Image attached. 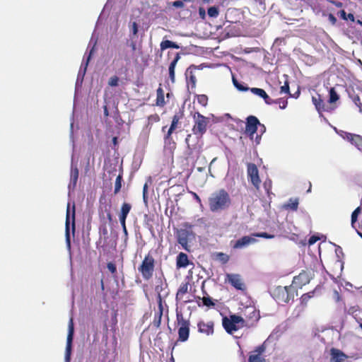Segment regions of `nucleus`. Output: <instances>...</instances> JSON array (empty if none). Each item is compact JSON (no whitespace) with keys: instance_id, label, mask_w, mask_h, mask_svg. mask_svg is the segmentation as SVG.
<instances>
[{"instance_id":"nucleus-50","label":"nucleus","mask_w":362,"mask_h":362,"mask_svg":"<svg viewBox=\"0 0 362 362\" xmlns=\"http://www.w3.org/2000/svg\"><path fill=\"white\" fill-rule=\"evenodd\" d=\"M173 6L176 8H182L184 6V3L181 0H177L173 2Z\"/></svg>"},{"instance_id":"nucleus-22","label":"nucleus","mask_w":362,"mask_h":362,"mask_svg":"<svg viewBox=\"0 0 362 362\" xmlns=\"http://www.w3.org/2000/svg\"><path fill=\"white\" fill-rule=\"evenodd\" d=\"M189 264L188 257L185 253L180 252L177 257V267L185 268Z\"/></svg>"},{"instance_id":"nucleus-41","label":"nucleus","mask_w":362,"mask_h":362,"mask_svg":"<svg viewBox=\"0 0 362 362\" xmlns=\"http://www.w3.org/2000/svg\"><path fill=\"white\" fill-rule=\"evenodd\" d=\"M130 32L132 35V37H134L138 33V25L136 22H133L130 26Z\"/></svg>"},{"instance_id":"nucleus-16","label":"nucleus","mask_w":362,"mask_h":362,"mask_svg":"<svg viewBox=\"0 0 362 362\" xmlns=\"http://www.w3.org/2000/svg\"><path fill=\"white\" fill-rule=\"evenodd\" d=\"M247 175L250 177L252 185L258 187L260 183V180L258 174V169L257 166L253 163H249L247 165Z\"/></svg>"},{"instance_id":"nucleus-28","label":"nucleus","mask_w":362,"mask_h":362,"mask_svg":"<svg viewBox=\"0 0 362 362\" xmlns=\"http://www.w3.org/2000/svg\"><path fill=\"white\" fill-rule=\"evenodd\" d=\"M131 209H132L131 204H129L128 203H124L122 206L121 212H120L119 216H122V217L123 216L127 217V215L129 213Z\"/></svg>"},{"instance_id":"nucleus-35","label":"nucleus","mask_w":362,"mask_h":362,"mask_svg":"<svg viewBox=\"0 0 362 362\" xmlns=\"http://www.w3.org/2000/svg\"><path fill=\"white\" fill-rule=\"evenodd\" d=\"M253 235L255 236V238H267V239H272L274 237V235L268 234L267 233H265V232L255 233H253Z\"/></svg>"},{"instance_id":"nucleus-53","label":"nucleus","mask_w":362,"mask_h":362,"mask_svg":"<svg viewBox=\"0 0 362 362\" xmlns=\"http://www.w3.org/2000/svg\"><path fill=\"white\" fill-rule=\"evenodd\" d=\"M199 15L201 18H202V19L205 18V17H206V12H205L204 8H199Z\"/></svg>"},{"instance_id":"nucleus-51","label":"nucleus","mask_w":362,"mask_h":362,"mask_svg":"<svg viewBox=\"0 0 362 362\" xmlns=\"http://www.w3.org/2000/svg\"><path fill=\"white\" fill-rule=\"evenodd\" d=\"M126 219H127V217H122V216H119V221H120V223H121V226L122 227V229H125V227H126Z\"/></svg>"},{"instance_id":"nucleus-2","label":"nucleus","mask_w":362,"mask_h":362,"mask_svg":"<svg viewBox=\"0 0 362 362\" xmlns=\"http://www.w3.org/2000/svg\"><path fill=\"white\" fill-rule=\"evenodd\" d=\"M193 226L189 223H185L183 228L177 230V242L180 244L182 248L189 251L188 243L192 242L195 239V234L192 230Z\"/></svg>"},{"instance_id":"nucleus-23","label":"nucleus","mask_w":362,"mask_h":362,"mask_svg":"<svg viewBox=\"0 0 362 362\" xmlns=\"http://www.w3.org/2000/svg\"><path fill=\"white\" fill-rule=\"evenodd\" d=\"M163 305L161 303V300H160L159 305H158V311L155 313L154 315V320L153 322V325L157 328H158L161 323V318L163 316Z\"/></svg>"},{"instance_id":"nucleus-42","label":"nucleus","mask_w":362,"mask_h":362,"mask_svg":"<svg viewBox=\"0 0 362 362\" xmlns=\"http://www.w3.org/2000/svg\"><path fill=\"white\" fill-rule=\"evenodd\" d=\"M275 101H276V103H274L275 104L278 103L279 105V107L282 110L285 109L288 104V102L286 100L281 99V98L276 100Z\"/></svg>"},{"instance_id":"nucleus-40","label":"nucleus","mask_w":362,"mask_h":362,"mask_svg":"<svg viewBox=\"0 0 362 362\" xmlns=\"http://www.w3.org/2000/svg\"><path fill=\"white\" fill-rule=\"evenodd\" d=\"M119 78L117 76H112L108 81V85L112 87L117 86Z\"/></svg>"},{"instance_id":"nucleus-33","label":"nucleus","mask_w":362,"mask_h":362,"mask_svg":"<svg viewBox=\"0 0 362 362\" xmlns=\"http://www.w3.org/2000/svg\"><path fill=\"white\" fill-rule=\"evenodd\" d=\"M122 176L119 175L115 180L114 193L117 194L122 187Z\"/></svg>"},{"instance_id":"nucleus-26","label":"nucleus","mask_w":362,"mask_h":362,"mask_svg":"<svg viewBox=\"0 0 362 362\" xmlns=\"http://www.w3.org/2000/svg\"><path fill=\"white\" fill-rule=\"evenodd\" d=\"M312 101H313V104L315 105V107H316V109H317V110L318 112H320V111H322V110L323 111L325 110L324 102L321 99L320 95H317V98L315 97V96H313L312 97Z\"/></svg>"},{"instance_id":"nucleus-17","label":"nucleus","mask_w":362,"mask_h":362,"mask_svg":"<svg viewBox=\"0 0 362 362\" xmlns=\"http://www.w3.org/2000/svg\"><path fill=\"white\" fill-rule=\"evenodd\" d=\"M70 204H68L66 210V217L65 223V237L66 244L69 250H71V238H70Z\"/></svg>"},{"instance_id":"nucleus-34","label":"nucleus","mask_w":362,"mask_h":362,"mask_svg":"<svg viewBox=\"0 0 362 362\" xmlns=\"http://www.w3.org/2000/svg\"><path fill=\"white\" fill-rule=\"evenodd\" d=\"M207 13L211 18H216L218 16V9L216 6L209 7Z\"/></svg>"},{"instance_id":"nucleus-52","label":"nucleus","mask_w":362,"mask_h":362,"mask_svg":"<svg viewBox=\"0 0 362 362\" xmlns=\"http://www.w3.org/2000/svg\"><path fill=\"white\" fill-rule=\"evenodd\" d=\"M328 18H329V21H330V23L332 25H334L336 23L337 18H336V17L333 14H332V13L329 14Z\"/></svg>"},{"instance_id":"nucleus-37","label":"nucleus","mask_w":362,"mask_h":362,"mask_svg":"<svg viewBox=\"0 0 362 362\" xmlns=\"http://www.w3.org/2000/svg\"><path fill=\"white\" fill-rule=\"evenodd\" d=\"M248 362H266L265 359L256 355H250Z\"/></svg>"},{"instance_id":"nucleus-18","label":"nucleus","mask_w":362,"mask_h":362,"mask_svg":"<svg viewBox=\"0 0 362 362\" xmlns=\"http://www.w3.org/2000/svg\"><path fill=\"white\" fill-rule=\"evenodd\" d=\"M250 90L255 95L262 98L264 99V102L267 105L274 104L276 103L274 100L271 99L270 97L267 95L264 90L259 88H251Z\"/></svg>"},{"instance_id":"nucleus-4","label":"nucleus","mask_w":362,"mask_h":362,"mask_svg":"<svg viewBox=\"0 0 362 362\" xmlns=\"http://www.w3.org/2000/svg\"><path fill=\"white\" fill-rule=\"evenodd\" d=\"M91 45H93V47L90 50L89 54L87 57V59L82 62L81 67L79 69L77 78H76V88H77L78 86H81L82 85L89 61L91 58V56H92L93 52H94L95 46L96 45V40H94L93 39V37L90 40V42L88 44V47H90Z\"/></svg>"},{"instance_id":"nucleus-12","label":"nucleus","mask_w":362,"mask_h":362,"mask_svg":"<svg viewBox=\"0 0 362 362\" xmlns=\"http://www.w3.org/2000/svg\"><path fill=\"white\" fill-rule=\"evenodd\" d=\"M258 125H260V122L255 116L250 115L247 117L246 119L245 132L250 136L252 137L257 131Z\"/></svg>"},{"instance_id":"nucleus-27","label":"nucleus","mask_w":362,"mask_h":362,"mask_svg":"<svg viewBox=\"0 0 362 362\" xmlns=\"http://www.w3.org/2000/svg\"><path fill=\"white\" fill-rule=\"evenodd\" d=\"M168 48L179 49L180 46L175 42L168 40L162 41L160 43L161 50H165Z\"/></svg>"},{"instance_id":"nucleus-64","label":"nucleus","mask_w":362,"mask_h":362,"mask_svg":"<svg viewBox=\"0 0 362 362\" xmlns=\"http://www.w3.org/2000/svg\"><path fill=\"white\" fill-rule=\"evenodd\" d=\"M194 197H195V199H196L198 202H201V199H200L199 197L197 194H194Z\"/></svg>"},{"instance_id":"nucleus-15","label":"nucleus","mask_w":362,"mask_h":362,"mask_svg":"<svg viewBox=\"0 0 362 362\" xmlns=\"http://www.w3.org/2000/svg\"><path fill=\"white\" fill-rule=\"evenodd\" d=\"M226 276L228 281L236 289L243 291L245 288V284L239 274H228Z\"/></svg>"},{"instance_id":"nucleus-55","label":"nucleus","mask_w":362,"mask_h":362,"mask_svg":"<svg viewBox=\"0 0 362 362\" xmlns=\"http://www.w3.org/2000/svg\"><path fill=\"white\" fill-rule=\"evenodd\" d=\"M334 298H335L336 301H339V300H340L339 293L337 291H334Z\"/></svg>"},{"instance_id":"nucleus-14","label":"nucleus","mask_w":362,"mask_h":362,"mask_svg":"<svg viewBox=\"0 0 362 362\" xmlns=\"http://www.w3.org/2000/svg\"><path fill=\"white\" fill-rule=\"evenodd\" d=\"M78 178V169L77 165L74 164L73 159L71 160V171H70V182L68 185L69 190H74L76 186Z\"/></svg>"},{"instance_id":"nucleus-19","label":"nucleus","mask_w":362,"mask_h":362,"mask_svg":"<svg viewBox=\"0 0 362 362\" xmlns=\"http://www.w3.org/2000/svg\"><path fill=\"white\" fill-rule=\"evenodd\" d=\"M199 332L204 333L207 335L212 334L214 333V322H209L205 323L204 322H199L197 325Z\"/></svg>"},{"instance_id":"nucleus-43","label":"nucleus","mask_w":362,"mask_h":362,"mask_svg":"<svg viewBox=\"0 0 362 362\" xmlns=\"http://www.w3.org/2000/svg\"><path fill=\"white\" fill-rule=\"evenodd\" d=\"M147 190H148V183L146 182L143 187V199L145 204H147Z\"/></svg>"},{"instance_id":"nucleus-58","label":"nucleus","mask_w":362,"mask_h":362,"mask_svg":"<svg viewBox=\"0 0 362 362\" xmlns=\"http://www.w3.org/2000/svg\"><path fill=\"white\" fill-rule=\"evenodd\" d=\"M347 19H349L351 21H354V16L352 13H349Z\"/></svg>"},{"instance_id":"nucleus-46","label":"nucleus","mask_w":362,"mask_h":362,"mask_svg":"<svg viewBox=\"0 0 362 362\" xmlns=\"http://www.w3.org/2000/svg\"><path fill=\"white\" fill-rule=\"evenodd\" d=\"M319 240H320V237H318L315 235H313L309 238L308 244H309V245H312L315 244Z\"/></svg>"},{"instance_id":"nucleus-8","label":"nucleus","mask_w":362,"mask_h":362,"mask_svg":"<svg viewBox=\"0 0 362 362\" xmlns=\"http://www.w3.org/2000/svg\"><path fill=\"white\" fill-rule=\"evenodd\" d=\"M288 286H278L273 291L274 298L279 303H288L293 294H291Z\"/></svg>"},{"instance_id":"nucleus-60","label":"nucleus","mask_w":362,"mask_h":362,"mask_svg":"<svg viewBox=\"0 0 362 362\" xmlns=\"http://www.w3.org/2000/svg\"><path fill=\"white\" fill-rule=\"evenodd\" d=\"M130 47H132V49L134 51L136 49V43L134 42H132L130 43Z\"/></svg>"},{"instance_id":"nucleus-11","label":"nucleus","mask_w":362,"mask_h":362,"mask_svg":"<svg viewBox=\"0 0 362 362\" xmlns=\"http://www.w3.org/2000/svg\"><path fill=\"white\" fill-rule=\"evenodd\" d=\"M257 241V239L255 238L253 233L250 235H245L235 242L234 245H233V248L243 249L248 247L249 245L255 244Z\"/></svg>"},{"instance_id":"nucleus-48","label":"nucleus","mask_w":362,"mask_h":362,"mask_svg":"<svg viewBox=\"0 0 362 362\" xmlns=\"http://www.w3.org/2000/svg\"><path fill=\"white\" fill-rule=\"evenodd\" d=\"M358 306H356V305L351 306L348 310V314L354 315L356 314V313L358 311Z\"/></svg>"},{"instance_id":"nucleus-25","label":"nucleus","mask_w":362,"mask_h":362,"mask_svg":"<svg viewBox=\"0 0 362 362\" xmlns=\"http://www.w3.org/2000/svg\"><path fill=\"white\" fill-rule=\"evenodd\" d=\"M298 206V199L291 198L288 202L284 205L285 209H291L292 211H296Z\"/></svg>"},{"instance_id":"nucleus-31","label":"nucleus","mask_w":362,"mask_h":362,"mask_svg":"<svg viewBox=\"0 0 362 362\" xmlns=\"http://www.w3.org/2000/svg\"><path fill=\"white\" fill-rule=\"evenodd\" d=\"M329 103H334L337 100H339V95L337 93V92L335 91L334 88H331L329 89Z\"/></svg>"},{"instance_id":"nucleus-5","label":"nucleus","mask_w":362,"mask_h":362,"mask_svg":"<svg viewBox=\"0 0 362 362\" xmlns=\"http://www.w3.org/2000/svg\"><path fill=\"white\" fill-rule=\"evenodd\" d=\"M153 270L154 259L153 257L147 255L139 267V271L141 273L143 278L148 280L153 276Z\"/></svg>"},{"instance_id":"nucleus-45","label":"nucleus","mask_w":362,"mask_h":362,"mask_svg":"<svg viewBox=\"0 0 362 362\" xmlns=\"http://www.w3.org/2000/svg\"><path fill=\"white\" fill-rule=\"evenodd\" d=\"M281 93H289V86L287 81L285 82L284 85L281 87Z\"/></svg>"},{"instance_id":"nucleus-59","label":"nucleus","mask_w":362,"mask_h":362,"mask_svg":"<svg viewBox=\"0 0 362 362\" xmlns=\"http://www.w3.org/2000/svg\"><path fill=\"white\" fill-rule=\"evenodd\" d=\"M104 115L105 117H107L109 115L107 107L106 105L104 106Z\"/></svg>"},{"instance_id":"nucleus-54","label":"nucleus","mask_w":362,"mask_h":362,"mask_svg":"<svg viewBox=\"0 0 362 362\" xmlns=\"http://www.w3.org/2000/svg\"><path fill=\"white\" fill-rule=\"evenodd\" d=\"M187 286H183V287L180 288L179 289L178 293H186V292H187Z\"/></svg>"},{"instance_id":"nucleus-24","label":"nucleus","mask_w":362,"mask_h":362,"mask_svg":"<svg viewBox=\"0 0 362 362\" xmlns=\"http://www.w3.org/2000/svg\"><path fill=\"white\" fill-rule=\"evenodd\" d=\"M180 59V56L178 54H177L176 57L174 58V59L171 62L169 66V76L170 80L174 82L175 81V69L176 66V64Z\"/></svg>"},{"instance_id":"nucleus-6","label":"nucleus","mask_w":362,"mask_h":362,"mask_svg":"<svg viewBox=\"0 0 362 362\" xmlns=\"http://www.w3.org/2000/svg\"><path fill=\"white\" fill-rule=\"evenodd\" d=\"M194 125L193 127V132L195 134L202 135L206 131V127L209 122V118L196 112L194 115Z\"/></svg>"},{"instance_id":"nucleus-10","label":"nucleus","mask_w":362,"mask_h":362,"mask_svg":"<svg viewBox=\"0 0 362 362\" xmlns=\"http://www.w3.org/2000/svg\"><path fill=\"white\" fill-rule=\"evenodd\" d=\"M340 136L347 140L354 145L362 153V136L358 134H351L344 131L337 132Z\"/></svg>"},{"instance_id":"nucleus-9","label":"nucleus","mask_w":362,"mask_h":362,"mask_svg":"<svg viewBox=\"0 0 362 362\" xmlns=\"http://www.w3.org/2000/svg\"><path fill=\"white\" fill-rule=\"evenodd\" d=\"M74 323L72 318L70 319L69 322L68 335L66 339V345L65 349L64 362H70L71 355L72 351V341L74 337Z\"/></svg>"},{"instance_id":"nucleus-47","label":"nucleus","mask_w":362,"mask_h":362,"mask_svg":"<svg viewBox=\"0 0 362 362\" xmlns=\"http://www.w3.org/2000/svg\"><path fill=\"white\" fill-rule=\"evenodd\" d=\"M203 303L206 306H212L214 305V303L212 302V300L210 298H204Z\"/></svg>"},{"instance_id":"nucleus-21","label":"nucleus","mask_w":362,"mask_h":362,"mask_svg":"<svg viewBox=\"0 0 362 362\" xmlns=\"http://www.w3.org/2000/svg\"><path fill=\"white\" fill-rule=\"evenodd\" d=\"M180 116L178 115H175L173 117L172 123L168 131V133L164 137L165 142H168L170 139L171 134H173V131L177 128Z\"/></svg>"},{"instance_id":"nucleus-62","label":"nucleus","mask_w":362,"mask_h":362,"mask_svg":"<svg viewBox=\"0 0 362 362\" xmlns=\"http://www.w3.org/2000/svg\"><path fill=\"white\" fill-rule=\"evenodd\" d=\"M190 80H191V81H192L193 83H195L196 78H195V76H194L191 75V76H190Z\"/></svg>"},{"instance_id":"nucleus-56","label":"nucleus","mask_w":362,"mask_h":362,"mask_svg":"<svg viewBox=\"0 0 362 362\" xmlns=\"http://www.w3.org/2000/svg\"><path fill=\"white\" fill-rule=\"evenodd\" d=\"M218 255H219V256L223 257H221V259H222L223 261H224V262H227V261H228V257H227V256H226L224 254H223V253H219V254H218Z\"/></svg>"},{"instance_id":"nucleus-20","label":"nucleus","mask_w":362,"mask_h":362,"mask_svg":"<svg viewBox=\"0 0 362 362\" xmlns=\"http://www.w3.org/2000/svg\"><path fill=\"white\" fill-rule=\"evenodd\" d=\"M346 358V356L340 350L337 349H331V361L343 362Z\"/></svg>"},{"instance_id":"nucleus-7","label":"nucleus","mask_w":362,"mask_h":362,"mask_svg":"<svg viewBox=\"0 0 362 362\" xmlns=\"http://www.w3.org/2000/svg\"><path fill=\"white\" fill-rule=\"evenodd\" d=\"M177 321L180 326L178 329L179 340L185 341L189 338V322L188 320L184 319L181 313H177Z\"/></svg>"},{"instance_id":"nucleus-3","label":"nucleus","mask_w":362,"mask_h":362,"mask_svg":"<svg viewBox=\"0 0 362 362\" xmlns=\"http://www.w3.org/2000/svg\"><path fill=\"white\" fill-rule=\"evenodd\" d=\"M222 325L228 334H233L245 326V320L240 316L231 315L229 317H224L223 318Z\"/></svg>"},{"instance_id":"nucleus-61","label":"nucleus","mask_w":362,"mask_h":362,"mask_svg":"<svg viewBox=\"0 0 362 362\" xmlns=\"http://www.w3.org/2000/svg\"><path fill=\"white\" fill-rule=\"evenodd\" d=\"M259 126L261 127L260 131H261L262 132H265V130H266V127H265V126H264V124H260V125H259Z\"/></svg>"},{"instance_id":"nucleus-36","label":"nucleus","mask_w":362,"mask_h":362,"mask_svg":"<svg viewBox=\"0 0 362 362\" xmlns=\"http://www.w3.org/2000/svg\"><path fill=\"white\" fill-rule=\"evenodd\" d=\"M197 102L202 106H206L208 102V97L206 95H197Z\"/></svg>"},{"instance_id":"nucleus-13","label":"nucleus","mask_w":362,"mask_h":362,"mask_svg":"<svg viewBox=\"0 0 362 362\" xmlns=\"http://www.w3.org/2000/svg\"><path fill=\"white\" fill-rule=\"evenodd\" d=\"M312 278L313 275L310 272L303 271L300 273L298 276L294 277L293 284L296 286L301 287L302 286L308 284Z\"/></svg>"},{"instance_id":"nucleus-1","label":"nucleus","mask_w":362,"mask_h":362,"mask_svg":"<svg viewBox=\"0 0 362 362\" xmlns=\"http://www.w3.org/2000/svg\"><path fill=\"white\" fill-rule=\"evenodd\" d=\"M209 209L212 212L223 211L229 207L230 198L224 189L213 193L209 199Z\"/></svg>"},{"instance_id":"nucleus-39","label":"nucleus","mask_w":362,"mask_h":362,"mask_svg":"<svg viewBox=\"0 0 362 362\" xmlns=\"http://www.w3.org/2000/svg\"><path fill=\"white\" fill-rule=\"evenodd\" d=\"M157 94H158L157 105H163V103H164V98H163V91H162L161 88H158V89Z\"/></svg>"},{"instance_id":"nucleus-44","label":"nucleus","mask_w":362,"mask_h":362,"mask_svg":"<svg viewBox=\"0 0 362 362\" xmlns=\"http://www.w3.org/2000/svg\"><path fill=\"white\" fill-rule=\"evenodd\" d=\"M107 267L112 274H115L117 272L116 266L112 262H108L107 264Z\"/></svg>"},{"instance_id":"nucleus-30","label":"nucleus","mask_w":362,"mask_h":362,"mask_svg":"<svg viewBox=\"0 0 362 362\" xmlns=\"http://www.w3.org/2000/svg\"><path fill=\"white\" fill-rule=\"evenodd\" d=\"M361 211V207L358 206L351 214V226L353 228L355 227V226H354L355 223L357 221L358 216L360 214Z\"/></svg>"},{"instance_id":"nucleus-63","label":"nucleus","mask_w":362,"mask_h":362,"mask_svg":"<svg viewBox=\"0 0 362 362\" xmlns=\"http://www.w3.org/2000/svg\"><path fill=\"white\" fill-rule=\"evenodd\" d=\"M342 252L341 247L339 246H337V247L336 249V252L338 253V252Z\"/></svg>"},{"instance_id":"nucleus-32","label":"nucleus","mask_w":362,"mask_h":362,"mask_svg":"<svg viewBox=\"0 0 362 362\" xmlns=\"http://www.w3.org/2000/svg\"><path fill=\"white\" fill-rule=\"evenodd\" d=\"M233 83L234 86L240 91H246L247 90H250V88L245 86L243 84L238 82V81L235 78L233 77Z\"/></svg>"},{"instance_id":"nucleus-29","label":"nucleus","mask_w":362,"mask_h":362,"mask_svg":"<svg viewBox=\"0 0 362 362\" xmlns=\"http://www.w3.org/2000/svg\"><path fill=\"white\" fill-rule=\"evenodd\" d=\"M266 342L264 341L262 345L258 346L256 349L252 352L251 355H256L257 356H261V355L266 350Z\"/></svg>"},{"instance_id":"nucleus-49","label":"nucleus","mask_w":362,"mask_h":362,"mask_svg":"<svg viewBox=\"0 0 362 362\" xmlns=\"http://www.w3.org/2000/svg\"><path fill=\"white\" fill-rule=\"evenodd\" d=\"M72 231L74 233L75 231V205H73L72 210Z\"/></svg>"},{"instance_id":"nucleus-38","label":"nucleus","mask_w":362,"mask_h":362,"mask_svg":"<svg viewBox=\"0 0 362 362\" xmlns=\"http://www.w3.org/2000/svg\"><path fill=\"white\" fill-rule=\"evenodd\" d=\"M313 294L314 291L303 294L300 298L301 303L303 304H306L309 299L313 296Z\"/></svg>"},{"instance_id":"nucleus-57","label":"nucleus","mask_w":362,"mask_h":362,"mask_svg":"<svg viewBox=\"0 0 362 362\" xmlns=\"http://www.w3.org/2000/svg\"><path fill=\"white\" fill-rule=\"evenodd\" d=\"M264 187H265L266 190L268 192L269 187H271V182L269 181L268 184H267V182H264Z\"/></svg>"}]
</instances>
